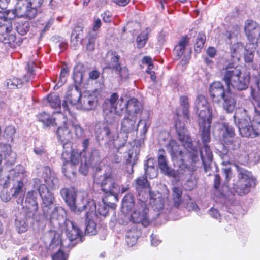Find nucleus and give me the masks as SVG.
Returning <instances> with one entry per match:
<instances>
[{"instance_id": "obj_1", "label": "nucleus", "mask_w": 260, "mask_h": 260, "mask_svg": "<svg viewBox=\"0 0 260 260\" xmlns=\"http://www.w3.org/2000/svg\"><path fill=\"white\" fill-rule=\"evenodd\" d=\"M38 209L36 192L34 190L28 191L25 198V206L20 213L21 215L24 216V218L17 216L15 220V225L19 233H23L27 231L28 224L26 221L34 218Z\"/></svg>"}, {"instance_id": "obj_2", "label": "nucleus", "mask_w": 260, "mask_h": 260, "mask_svg": "<svg viewBox=\"0 0 260 260\" xmlns=\"http://www.w3.org/2000/svg\"><path fill=\"white\" fill-rule=\"evenodd\" d=\"M223 80L229 88L238 90H245L248 87L250 77L248 74H242L241 71L234 67L233 63H229L221 71Z\"/></svg>"}, {"instance_id": "obj_3", "label": "nucleus", "mask_w": 260, "mask_h": 260, "mask_svg": "<svg viewBox=\"0 0 260 260\" xmlns=\"http://www.w3.org/2000/svg\"><path fill=\"white\" fill-rule=\"evenodd\" d=\"M119 98V95L117 93H113L109 99H107L103 104V111L105 114H122L127 113V114H138L141 112V104L135 98H132L129 100L126 104H125V109L123 111H119L115 106V103Z\"/></svg>"}, {"instance_id": "obj_4", "label": "nucleus", "mask_w": 260, "mask_h": 260, "mask_svg": "<svg viewBox=\"0 0 260 260\" xmlns=\"http://www.w3.org/2000/svg\"><path fill=\"white\" fill-rule=\"evenodd\" d=\"M235 166L238 173V180L233 184V189L239 196L248 194L252 185H255V179L250 171L238 165Z\"/></svg>"}, {"instance_id": "obj_5", "label": "nucleus", "mask_w": 260, "mask_h": 260, "mask_svg": "<svg viewBox=\"0 0 260 260\" xmlns=\"http://www.w3.org/2000/svg\"><path fill=\"white\" fill-rule=\"evenodd\" d=\"M94 182L100 185L101 190L105 194L114 196L116 200H118L116 192L120 190V187L115 182L111 171L105 172L99 176H95Z\"/></svg>"}, {"instance_id": "obj_6", "label": "nucleus", "mask_w": 260, "mask_h": 260, "mask_svg": "<svg viewBox=\"0 0 260 260\" xmlns=\"http://www.w3.org/2000/svg\"><path fill=\"white\" fill-rule=\"evenodd\" d=\"M209 92L213 101L218 103L221 100H224L223 106L226 111L229 113L233 112L235 107V102L233 100H228L225 98L224 86L220 82H213L210 86Z\"/></svg>"}, {"instance_id": "obj_7", "label": "nucleus", "mask_w": 260, "mask_h": 260, "mask_svg": "<svg viewBox=\"0 0 260 260\" xmlns=\"http://www.w3.org/2000/svg\"><path fill=\"white\" fill-rule=\"evenodd\" d=\"M139 201L132 212L130 221L134 223L141 224L144 227L148 226L151 223V219L149 215V209L147 207L146 201L142 199H139Z\"/></svg>"}, {"instance_id": "obj_8", "label": "nucleus", "mask_w": 260, "mask_h": 260, "mask_svg": "<svg viewBox=\"0 0 260 260\" xmlns=\"http://www.w3.org/2000/svg\"><path fill=\"white\" fill-rule=\"evenodd\" d=\"M40 177L44 183L40 185L45 186L49 191L56 190L59 187V181L55 173L48 166L44 167L40 172Z\"/></svg>"}, {"instance_id": "obj_9", "label": "nucleus", "mask_w": 260, "mask_h": 260, "mask_svg": "<svg viewBox=\"0 0 260 260\" xmlns=\"http://www.w3.org/2000/svg\"><path fill=\"white\" fill-rule=\"evenodd\" d=\"M38 191L42 201L41 208L43 215L50 218L48 212L55 202L54 195L44 185H39Z\"/></svg>"}, {"instance_id": "obj_10", "label": "nucleus", "mask_w": 260, "mask_h": 260, "mask_svg": "<svg viewBox=\"0 0 260 260\" xmlns=\"http://www.w3.org/2000/svg\"><path fill=\"white\" fill-rule=\"evenodd\" d=\"M60 194L70 209L74 212H81L82 207L76 204L77 192L75 187H64L60 190Z\"/></svg>"}, {"instance_id": "obj_11", "label": "nucleus", "mask_w": 260, "mask_h": 260, "mask_svg": "<svg viewBox=\"0 0 260 260\" xmlns=\"http://www.w3.org/2000/svg\"><path fill=\"white\" fill-rule=\"evenodd\" d=\"M189 115H183L182 116L181 115H177L176 118L175 127L176 131L179 137V139L182 142L183 145L186 148H191L193 146L192 142L190 138L186 137L183 134L185 129V123L183 121V119H188Z\"/></svg>"}, {"instance_id": "obj_12", "label": "nucleus", "mask_w": 260, "mask_h": 260, "mask_svg": "<svg viewBox=\"0 0 260 260\" xmlns=\"http://www.w3.org/2000/svg\"><path fill=\"white\" fill-rule=\"evenodd\" d=\"M199 116V124L201 132V138L203 144L208 143L211 141L210 129L212 124V115Z\"/></svg>"}, {"instance_id": "obj_13", "label": "nucleus", "mask_w": 260, "mask_h": 260, "mask_svg": "<svg viewBox=\"0 0 260 260\" xmlns=\"http://www.w3.org/2000/svg\"><path fill=\"white\" fill-rule=\"evenodd\" d=\"M18 17H25L29 19L34 18L37 13V10L30 7L26 1L19 0L14 10Z\"/></svg>"}, {"instance_id": "obj_14", "label": "nucleus", "mask_w": 260, "mask_h": 260, "mask_svg": "<svg viewBox=\"0 0 260 260\" xmlns=\"http://www.w3.org/2000/svg\"><path fill=\"white\" fill-rule=\"evenodd\" d=\"M135 187L139 199L147 200L148 191L149 192L150 196L151 197L152 192L151 191L150 183L147 179L146 175L141 176L136 179Z\"/></svg>"}, {"instance_id": "obj_15", "label": "nucleus", "mask_w": 260, "mask_h": 260, "mask_svg": "<svg viewBox=\"0 0 260 260\" xmlns=\"http://www.w3.org/2000/svg\"><path fill=\"white\" fill-rule=\"evenodd\" d=\"M83 210L86 211V214L95 211L97 216L103 217L107 216L109 213L108 207L105 203L98 204L96 208L93 200L87 201L82 207V211Z\"/></svg>"}, {"instance_id": "obj_16", "label": "nucleus", "mask_w": 260, "mask_h": 260, "mask_svg": "<svg viewBox=\"0 0 260 260\" xmlns=\"http://www.w3.org/2000/svg\"><path fill=\"white\" fill-rule=\"evenodd\" d=\"M234 121L238 126L242 137H246L249 133V129L252 120V117L249 115H234Z\"/></svg>"}, {"instance_id": "obj_17", "label": "nucleus", "mask_w": 260, "mask_h": 260, "mask_svg": "<svg viewBox=\"0 0 260 260\" xmlns=\"http://www.w3.org/2000/svg\"><path fill=\"white\" fill-rule=\"evenodd\" d=\"M11 146L7 144H0V172L3 170L2 162L3 157L6 160V163L12 165L15 162V156H12Z\"/></svg>"}, {"instance_id": "obj_18", "label": "nucleus", "mask_w": 260, "mask_h": 260, "mask_svg": "<svg viewBox=\"0 0 260 260\" xmlns=\"http://www.w3.org/2000/svg\"><path fill=\"white\" fill-rule=\"evenodd\" d=\"M244 31L248 39L252 41L260 34V27L255 21L247 20L245 22Z\"/></svg>"}, {"instance_id": "obj_19", "label": "nucleus", "mask_w": 260, "mask_h": 260, "mask_svg": "<svg viewBox=\"0 0 260 260\" xmlns=\"http://www.w3.org/2000/svg\"><path fill=\"white\" fill-rule=\"evenodd\" d=\"M188 159L185 160V158H182V164L181 166L183 169H186L189 172H193L196 170V163L199 161L197 151L193 150V152H188L186 154Z\"/></svg>"}, {"instance_id": "obj_20", "label": "nucleus", "mask_w": 260, "mask_h": 260, "mask_svg": "<svg viewBox=\"0 0 260 260\" xmlns=\"http://www.w3.org/2000/svg\"><path fill=\"white\" fill-rule=\"evenodd\" d=\"M67 228L66 230L67 236L70 241L77 239L80 240L82 237V231L77 224L73 221L68 220L66 222Z\"/></svg>"}, {"instance_id": "obj_21", "label": "nucleus", "mask_w": 260, "mask_h": 260, "mask_svg": "<svg viewBox=\"0 0 260 260\" xmlns=\"http://www.w3.org/2000/svg\"><path fill=\"white\" fill-rule=\"evenodd\" d=\"M195 104L197 112L199 114H212V110L210 109L204 95H199L196 99Z\"/></svg>"}, {"instance_id": "obj_22", "label": "nucleus", "mask_w": 260, "mask_h": 260, "mask_svg": "<svg viewBox=\"0 0 260 260\" xmlns=\"http://www.w3.org/2000/svg\"><path fill=\"white\" fill-rule=\"evenodd\" d=\"M65 98L73 105L79 103L81 99V92L80 89L77 85L70 86Z\"/></svg>"}, {"instance_id": "obj_23", "label": "nucleus", "mask_w": 260, "mask_h": 260, "mask_svg": "<svg viewBox=\"0 0 260 260\" xmlns=\"http://www.w3.org/2000/svg\"><path fill=\"white\" fill-rule=\"evenodd\" d=\"M158 164L161 171L166 175L170 176L172 174V170L169 167L166 152L164 149L158 150Z\"/></svg>"}, {"instance_id": "obj_24", "label": "nucleus", "mask_w": 260, "mask_h": 260, "mask_svg": "<svg viewBox=\"0 0 260 260\" xmlns=\"http://www.w3.org/2000/svg\"><path fill=\"white\" fill-rule=\"evenodd\" d=\"M249 133L247 138H254L260 136V115H252Z\"/></svg>"}, {"instance_id": "obj_25", "label": "nucleus", "mask_w": 260, "mask_h": 260, "mask_svg": "<svg viewBox=\"0 0 260 260\" xmlns=\"http://www.w3.org/2000/svg\"><path fill=\"white\" fill-rule=\"evenodd\" d=\"M57 138L62 144L64 149L72 138L71 131L66 127H59L56 131Z\"/></svg>"}, {"instance_id": "obj_26", "label": "nucleus", "mask_w": 260, "mask_h": 260, "mask_svg": "<svg viewBox=\"0 0 260 260\" xmlns=\"http://www.w3.org/2000/svg\"><path fill=\"white\" fill-rule=\"evenodd\" d=\"M136 116L135 115H128L121 121V129L124 133L128 134L135 129Z\"/></svg>"}, {"instance_id": "obj_27", "label": "nucleus", "mask_w": 260, "mask_h": 260, "mask_svg": "<svg viewBox=\"0 0 260 260\" xmlns=\"http://www.w3.org/2000/svg\"><path fill=\"white\" fill-rule=\"evenodd\" d=\"M48 212L50 218L46 216H43L46 220H49L50 222L54 219L57 220L63 219L66 215V210L61 206H56L52 210L51 209Z\"/></svg>"}, {"instance_id": "obj_28", "label": "nucleus", "mask_w": 260, "mask_h": 260, "mask_svg": "<svg viewBox=\"0 0 260 260\" xmlns=\"http://www.w3.org/2000/svg\"><path fill=\"white\" fill-rule=\"evenodd\" d=\"M189 38L187 36H183L175 46L174 51L179 59L183 55L185 48L189 43Z\"/></svg>"}, {"instance_id": "obj_29", "label": "nucleus", "mask_w": 260, "mask_h": 260, "mask_svg": "<svg viewBox=\"0 0 260 260\" xmlns=\"http://www.w3.org/2000/svg\"><path fill=\"white\" fill-rule=\"evenodd\" d=\"M77 171V166L66 160L62 166V172L67 178L75 177Z\"/></svg>"}, {"instance_id": "obj_30", "label": "nucleus", "mask_w": 260, "mask_h": 260, "mask_svg": "<svg viewBox=\"0 0 260 260\" xmlns=\"http://www.w3.org/2000/svg\"><path fill=\"white\" fill-rule=\"evenodd\" d=\"M223 125L225 130L223 133L222 139L225 144L228 145L230 142H231V140L234 138L235 129L233 127L229 126L228 124L224 123Z\"/></svg>"}, {"instance_id": "obj_31", "label": "nucleus", "mask_w": 260, "mask_h": 260, "mask_svg": "<svg viewBox=\"0 0 260 260\" xmlns=\"http://www.w3.org/2000/svg\"><path fill=\"white\" fill-rule=\"evenodd\" d=\"M135 205L134 197L131 193L126 194L122 201V208L128 212L132 210Z\"/></svg>"}, {"instance_id": "obj_32", "label": "nucleus", "mask_w": 260, "mask_h": 260, "mask_svg": "<svg viewBox=\"0 0 260 260\" xmlns=\"http://www.w3.org/2000/svg\"><path fill=\"white\" fill-rule=\"evenodd\" d=\"M182 191L178 187H174L172 188V200L173 206L178 208L182 203Z\"/></svg>"}, {"instance_id": "obj_33", "label": "nucleus", "mask_w": 260, "mask_h": 260, "mask_svg": "<svg viewBox=\"0 0 260 260\" xmlns=\"http://www.w3.org/2000/svg\"><path fill=\"white\" fill-rule=\"evenodd\" d=\"M96 134L99 139L104 140L106 139L111 140V131L107 125L99 127L96 132Z\"/></svg>"}, {"instance_id": "obj_34", "label": "nucleus", "mask_w": 260, "mask_h": 260, "mask_svg": "<svg viewBox=\"0 0 260 260\" xmlns=\"http://www.w3.org/2000/svg\"><path fill=\"white\" fill-rule=\"evenodd\" d=\"M98 37V32L94 31H89L85 41L87 40L86 43V49L92 51L94 49L95 42Z\"/></svg>"}, {"instance_id": "obj_35", "label": "nucleus", "mask_w": 260, "mask_h": 260, "mask_svg": "<svg viewBox=\"0 0 260 260\" xmlns=\"http://www.w3.org/2000/svg\"><path fill=\"white\" fill-rule=\"evenodd\" d=\"M83 108L86 110H90L93 109L96 106V102L92 96H84L81 99L80 101Z\"/></svg>"}, {"instance_id": "obj_36", "label": "nucleus", "mask_w": 260, "mask_h": 260, "mask_svg": "<svg viewBox=\"0 0 260 260\" xmlns=\"http://www.w3.org/2000/svg\"><path fill=\"white\" fill-rule=\"evenodd\" d=\"M82 154L83 153L78 149H73L71 152L70 159L68 161L72 164L78 166L79 163L82 161Z\"/></svg>"}, {"instance_id": "obj_37", "label": "nucleus", "mask_w": 260, "mask_h": 260, "mask_svg": "<svg viewBox=\"0 0 260 260\" xmlns=\"http://www.w3.org/2000/svg\"><path fill=\"white\" fill-rule=\"evenodd\" d=\"M36 66L35 63L33 61H29L27 64L26 69L27 73L24 75V80L26 82H29L34 79L35 74L34 68Z\"/></svg>"}, {"instance_id": "obj_38", "label": "nucleus", "mask_w": 260, "mask_h": 260, "mask_svg": "<svg viewBox=\"0 0 260 260\" xmlns=\"http://www.w3.org/2000/svg\"><path fill=\"white\" fill-rule=\"evenodd\" d=\"M243 50H246V49L244 48L243 44L239 42L234 44L230 47V53L233 57H238Z\"/></svg>"}, {"instance_id": "obj_39", "label": "nucleus", "mask_w": 260, "mask_h": 260, "mask_svg": "<svg viewBox=\"0 0 260 260\" xmlns=\"http://www.w3.org/2000/svg\"><path fill=\"white\" fill-rule=\"evenodd\" d=\"M12 24L11 22L0 18V35L3 37L8 32L12 31Z\"/></svg>"}, {"instance_id": "obj_40", "label": "nucleus", "mask_w": 260, "mask_h": 260, "mask_svg": "<svg viewBox=\"0 0 260 260\" xmlns=\"http://www.w3.org/2000/svg\"><path fill=\"white\" fill-rule=\"evenodd\" d=\"M22 81L21 79L15 77L8 79L6 80V86L10 89H16L22 87Z\"/></svg>"}, {"instance_id": "obj_41", "label": "nucleus", "mask_w": 260, "mask_h": 260, "mask_svg": "<svg viewBox=\"0 0 260 260\" xmlns=\"http://www.w3.org/2000/svg\"><path fill=\"white\" fill-rule=\"evenodd\" d=\"M180 108L182 109V114H188L189 112V103L188 96L182 95L179 98Z\"/></svg>"}, {"instance_id": "obj_42", "label": "nucleus", "mask_w": 260, "mask_h": 260, "mask_svg": "<svg viewBox=\"0 0 260 260\" xmlns=\"http://www.w3.org/2000/svg\"><path fill=\"white\" fill-rule=\"evenodd\" d=\"M115 73L118 74L121 80H126L129 77V72L125 67H121L120 65L115 66Z\"/></svg>"}, {"instance_id": "obj_43", "label": "nucleus", "mask_w": 260, "mask_h": 260, "mask_svg": "<svg viewBox=\"0 0 260 260\" xmlns=\"http://www.w3.org/2000/svg\"><path fill=\"white\" fill-rule=\"evenodd\" d=\"M47 101L52 108H56L60 106V99L59 96L55 93L49 95L47 96Z\"/></svg>"}, {"instance_id": "obj_44", "label": "nucleus", "mask_w": 260, "mask_h": 260, "mask_svg": "<svg viewBox=\"0 0 260 260\" xmlns=\"http://www.w3.org/2000/svg\"><path fill=\"white\" fill-rule=\"evenodd\" d=\"M96 223L92 219L88 220L85 228V233L89 235H94L98 233Z\"/></svg>"}, {"instance_id": "obj_45", "label": "nucleus", "mask_w": 260, "mask_h": 260, "mask_svg": "<svg viewBox=\"0 0 260 260\" xmlns=\"http://www.w3.org/2000/svg\"><path fill=\"white\" fill-rule=\"evenodd\" d=\"M167 147L170 150V152L171 154H176L177 152L182 156L183 157L184 156L182 155L183 152L179 150V145L177 144V142L174 140H171L167 145Z\"/></svg>"}, {"instance_id": "obj_46", "label": "nucleus", "mask_w": 260, "mask_h": 260, "mask_svg": "<svg viewBox=\"0 0 260 260\" xmlns=\"http://www.w3.org/2000/svg\"><path fill=\"white\" fill-rule=\"evenodd\" d=\"M206 41V36L202 33H199L198 35L194 50L197 53H199L201 49L204 46Z\"/></svg>"}, {"instance_id": "obj_47", "label": "nucleus", "mask_w": 260, "mask_h": 260, "mask_svg": "<svg viewBox=\"0 0 260 260\" xmlns=\"http://www.w3.org/2000/svg\"><path fill=\"white\" fill-rule=\"evenodd\" d=\"M17 32L21 35H25L30 28V24L28 21L20 22L18 23L16 27Z\"/></svg>"}, {"instance_id": "obj_48", "label": "nucleus", "mask_w": 260, "mask_h": 260, "mask_svg": "<svg viewBox=\"0 0 260 260\" xmlns=\"http://www.w3.org/2000/svg\"><path fill=\"white\" fill-rule=\"evenodd\" d=\"M237 161L240 164L245 165L249 160L248 152L244 150H240L237 154Z\"/></svg>"}, {"instance_id": "obj_49", "label": "nucleus", "mask_w": 260, "mask_h": 260, "mask_svg": "<svg viewBox=\"0 0 260 260\" xmlns=\"http://www.w3.org/2000/svg\"><path fill=\"white\" fill-rule=\"evenodd\" d=\"M58 246L60 249L62 248V242L60 235L58 233H55L50 242V247L52 249H54Z\"/></svg>"}, {"instance_id": "obj_50", "label": "nucleus", "mask_w": 260, "mask_h": 260, "mask_svg": "<svg viewBox=\"0 0 260 260\" xmlns=\"http://www.w3.org/2000/svg\"><path fill=\"white\" fill-rule=\"evenodd\" d=\"M24 183L22 181L19 180L17 182L16 184H14L11 188V191H13L12 196L17 197L19 194L22 193Z\"/></svg>"}, {"instance_id": "obj_51", "label": "nucleus", "mask_w": 260, "mask_h": 260, "mask_svg": "<svg viewBox=\"0 0 260 260\" xmlns=\"http://www.w3.org/2000/svg\"><path fill=\"white\" fill-rule=\"evenodd\" d=\"M39 121L42 122L44 126L49 127L55 123V119L49 116V115H40Z\"/></svg>"}, {"instance_id": "obj_52", "label": "nucleus", "mask_w": 260, "mask_h": 260, "mask_svg": "<svg viewBox=\"0 0 260 260\" xmlns=\"http://www.w3.org/2000/svg\"><path fill=\"white\" fill-rule=\"evenodd\" d=\"M14 10H8L4 12H0V18L3 20H6L8 21L11 22V20L16 17Z\"/></svg>"}, {"instance_id": "obj_53", "label": "nucleus", "mask_w": 260, "mask_h": 260, "mask_svg": "<svg viewBox=\"0 0 260 260\" xmlns=\"http://www.w3.org/2000/svg\"><path fill=\"white\" fill-rule=\"evenodd\" d=\"M16 36L14 31L8 32L3 36V41L5 44H12L15 42Z\"/></svg>"}, {"instance_id": "obj_54", "label": "nucleus", "mask_w": 260, "mask_h": 260, "mask_svg": "<svg viewBox=\"0 0 260 260\" xmlns=\"http://www.w3.org/2000/svg\"><path fill=\"white\" fill-rule=\"evenodd\" d=\"M148 39L147 34L145 32L141 33L137 38L136 42L137 47L139 48L143 47Z\"/></svg>"}, {"instance_id": "obj_55", "label": "nucleus", "mask_w": 260, "mask_h": 260, "mask_svg": "<svg viewBox=\"0 0 260 260\" xmlns=\"http://www.w3.org/2000/svg\"><path fill=\"white\" fill-rule=\"evenodd\" d=\"M83 157L84 158V161H82L80 162V166L79 168V171L82 175L86 176L88 173L89 166L86 160V156L84 155V156H83Z\"/></svg>"}, {"instance_id": "obj_56", "label": "nucleus", "mask_w": 260, "mask_h": 260, "mask_svg": "<svg viewBox=\"0 0 260 260\" xmlns=\"http://www.w3.org/2000/svg\"><path fill=\"white\" fill-rule=\"evenodd\" d=\"M151 123V120L149 116H147L146 118L142 119L139 120V124L143 125L142 132L144 135H145L147 133Z\"/></svg>"}, {"instance_id": "obj_57", "label": "nucleus", "mask_w": 260, "mask_h": 260, "mask_svg": "<svg viewBox=\"0 0 260 260\" xmlns=\"http://www.w3.org/2000/svg\"><path fill=\"white\" fill-rule=\"evenodd\" d=\"M222 38L226 43L231 44L232 40H236V36L234 32L227 31L223 34Z\"/></svg>"}, {"instance_id": "obj_58", "label": "nucleus", "mask_w": 260, "mask_h": 260, "mask_svg": "<svg viewBox=\"0 0 260 260\" xmlns=\"http://www.w3.org/2000/svg\"><path fill=\"white\" fill-rule=\"evenodd\" d=\"M69 71V70L67 67L62 68L60 72L58 85H59V86H62L66 82V77L68 75Z\"/></svg>"}, {"instance_id": "obj_59", "label": "nucleus", "mask_w": 260, "mask_h": 260, "mask_svg": "<svg viewBox=\"0 0 260 260\" xmlns=\"http://www.w3.org/2000/svg\"><path fill=\"white\" fill-rule=\"evenodd\" d=\"M221 178L219 174H216L214 176L213 188L216 191L222 192L220 190Z\"/></svg>"}, {"instance_id": "obj_60", "label": "nucleus", "mask_w": 260, "mask_h": 260, "mask_svg": "<svg viewBox=\"0 0 260 260\" xmlns=\"http://www.w3.org/2000/svg\"><path fill=\"white\" fill-rule=\"evenodd\" d=\"M23 174V172L19 170L17 168H15L10 171V175L8 176V179H12L15 180Z\"/></svg>"}, {"instance_id": "obj_61", "label": "nucleus", "mask_w": 260, "mask_h": 260, "mask_svg": "<svg viewBox=\"0 0 260 260\" xmlns=\"http://www.w3.org/2000/svg\"><path fill=\"white\" fill-rule=\"evenodd\" d=\"M230 147L233 150H237L241 145V139L239 137L232 139L231 142L229 143Z\"/></svg>"}, {"instance_id": "obj_62", "label": "nucleus", "mask_w": 260, "mask_h": 260, "mask_svg": "<svg viewBox=\"0 0 260 260\" xmlns=\"http://www.w3.org/2000/svg\"><path fill=\"white\" fill-rule=\"evenodd\" d=\"M52 260H67V257L63 251L59 249L57 252L52 255Z\"/></svg>"}, {"instance_id": "obj_63", "label": "nucleus", "mask_w": 260, "mask_h": 260, "mask_svg": "<svg viewBox=\"0 0 260 260\" xmlns=\"http://www.w3.org/2000/svg\"><path fill=\"white\" fill-rule=\"evenodd\" d=\"M80 42L81 38H79V35H76L75 37H74L73 35L72 36L71 40V46L74 50L77 49Z\"/></svg>"}, {"instance_id": "obj_64", "label": "nucleus", "mask_w": 260, "mask_h": 260, "mask_svg": "<svg viewBox=\"0 0 260 260\" xmlns=\"http://www.w3.org/2000/svg\"><path fill=\"white\" fill-rule=\"evenodd\" d=\"M250 96L252 100L258 102V106L260 108V95L253 88H250Z\"/></svg>"}]
</instances>
